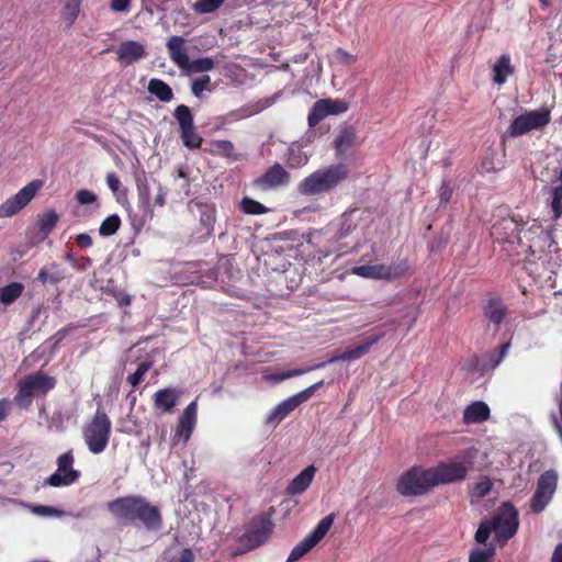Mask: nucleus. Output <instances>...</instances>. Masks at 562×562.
<instances>
[{
    "instance_id": "338daca9",
    "label": "nucleus",
    "mask_w": 562,
    "mask_h": 562,
    "mask_svg": "<svg viewBox=\"0 0 562 562\" xmlns=\"http://www.w3.org/2000/svg\"><path fill=\"white\" fill-rule=\"evenodd\" d=\"M551 418L554 430L558 432L560 439L562 440V402L560 403V416L552 415Z\"/></svg>"
},
{
    "instance_id": "ea45409f",
    "label": "nucleus",
    "mask_w": 562,
    "mask_h": 562,
    "mask_svg": "<svg viewBox=\"0 0 562 562\" xmlns=\"http://www.w3.org/2000/svg\"><path fill=\"white\" fill-rule=\"evenodd\" d=\"M63 2L64 7L61 14L64 20L67 22V26L70 27L79 15L82 0H63Z\"/></svg>"
},
{
    "instance_id": "7c9ffc66",
    "label": "nucleus",
    "mask_w": 562,
    "mask_h": 562,
    "mask_svg": "<svg viewBox=\"0 0 562 562\" xmlns=\"http://www.w3.org/2000/svg\"><path fill=\"white\" fill-rule=\"evenodd\" d=\"M147 89L150 94H154L161 102H170L173 99L172 89L161 79H150Z\"/></svg>"
},
{
    "instance_id": "de8ad7c7",
    "label": "nucleus",
    "mask_w": 562,
    "mask_h": 562,
    "mask_svg": "<svg viewBox=\"0 0 562 562\" xmlns=\"http://www.w3.org/2000/svg\"><path fill=\"white\" fill-rule=\"evenodd\" d=\"M315 544L311 542V540L305 537L301 540L290 552L286 562H296L301 558H303L307 552H310Z\"/></svg>"
},
{
    "instance_id": "13d9d810",
    "label": "nucleus",
    "mask_w": 562,
    "mask_h": 562,
    "mask_svg": "<svg viewBox=\"0 0 562 562\" xmlns=\"http://www.w3.org/2000/svg\"><path fill=\"white\" fill-rule=\"evenodd\" d=\"M32 512L38 516H44V517H49V516L61 517L65 514L64 510H61V509H58L53 506H46V505H36L32 508Z\"/></svg>"
},
{
    "instance_id": "a878e982",
    "label": "nucleus",
    "mask_w": 562,
    "mask_h": 562,
    "mask_svg": "<svg viewBox=\"0 0 562 562\" xmlns=\"http://www.w3.org/2000/svg\"><path fill=\"white\" fill-rule=\"evenodd\" d=\"M180 393L172 387L157 391L154 395V407L161 413H170L177 405Z\"/></svg>"
},
{
    "instance_id": "cd10ccee",
    "label": "nucleus",
    "mask_w": 562,
    "mask_h": 562,
    "mask_svg": "<svg viewBox=\"0 0 562 562\" xmlns=\"http://www.w3.org/2000/svg\"><path fill=\"white\" fill-rule=\"evenodd\" d=\"M200 213V224L206 231V234L211 236L213 234L214 225L216 222V207L213 203L202 202L199 200H192Z\"/></svg>"
},
{
    "instance_id": "864d4df0",
    "label": "nucleus",
    "mask_w": 562,
    "mask_h": 562,
    "mask_svg": "<svg viewBox=\"0 0 562 562\" xmlns=\"http://www.w3.org/2000/svg\"><path fill=\"white\" fill-rule=\"evenodd\" d=\"M225 0H198L193 4L195 12L200 14L212 13L216 11Z\"/></svg>"
},
{
    "instance_id": "3c124183",
    "label": "nucleus",
    "mask_w": 562,
    "mask_h": 562,
    "mask_svg": "<svg viewBox=\"0 0 562 562\" xmlns=\"http://www.w3.org/2000/svg\"><path fill=\"white\" fill-rule=\"evenodd\" d=\"M322 100L325 103L328 116L342 114L349 109V103L342 99L325 98Z\"/></svg>"
},
{
    "instance_id": "603ef678",
    "label": "nucleus",
    "mask_w": 562,
    "mask_h": 562,
    "mask_svg": "<svg viewBox=\"0 0 562 562\" xmlns=\"http://www.w3.org/2000/svg\"><path fill=\"white\" fill-rule=\"evenodd\" d=\"M153 367L151 361H144L140 362L136 369V371L132 374H130L126 379V381L133 386L136 387L140 384L143 381L145 374L150 370Z\"/></svg>"
},
{
    "instance_id": "b1692460",
    "label": "nucleus",
    "mask_w": 562,
    "mask_h": 562,
    "mask_svg": "<svg viewBox=\"0 0 562 562\" xmlns=\"http://www.w3.org/2000/svg\"><path fill=\"white\" fill-rule=\"evenodd\" d=\"M182 36H170L166 43L170 59L181 69H186L189 56Z\"/></svg>"
},
{
    "instance_id": "4c0bfd02",
    "label": "nucleus",
    "mask_w": 562,
    "mask_h": 562,
    "mask_svg": "<svg viewBox=\"0 0 562 562\" xmlns=\"http://www.w3.org/2000/svg\"><path fill=\"white\" fill-rule=\"evenodd\" d=\"M265 265L272 271L285 272L288 266L291 263L286 260L284 255L274 251L265 254Z\"/></svg>"
},
{
    "instance_id": "6e6d98bb",
    "label": "nucleus",
    "mask_w": 562,
    "mask_h": 562,
    "mask_svg": "<svg viewBox=\"0 0 562 562\" xmlns=\"http://www.w3.org/2000/svg\"><path fill=\"white\" fill-rule=\"evenodd\" d=\"M211 78L209 75H203L196 78L191 86V91L195 97H200L201 93L210 89Z\"/></svg>"
},
{
    "instance_id": "5701e85b",
    "label": "nucleus",
    "mask_w": 562,
    "mask_h": 562,
    "mask_svg": "<svg viewBox=\"0 0 562 562\" xmlns=\"http://www.w3.org/2000/svg\"><path fill=\"white\" fill-rule=\"evenodd\" d=\"M358 144L357 131L352 125H344L339 128L334 140L337 157H344L347 151Z\"/></svg>"
},
{
    "instance_id": "f03ea898",
    "label": "nucleus",
    "mask_w": 562,
    "mask_h": 562,
    "mask_svg": "<svg viewBox=\"0 0 562 562\" xmlns=\"http://www.w3.org/2000/svg\"><path fill=\"white\" fill-rule=\"evenodd\" d=\"M106 507L115 519L133 526H143L148 531H158L162 527L160 508L145 497L130 495L108 502Z\"/></svg>"
},
{
    "instance_id": "f704fd0d",
    "label": "nucleus",
    "mask_w": 562,
    "mask_h": 562,
    "mask_svg": "<svg viewBox=\"0 0 562 562\" xmlns=\"http://www.w3.org/2000/svg\"><path fill=\"white\" fill-rule=\"evenodd\" d=\"M512 347V341L508 340L504 344H502L497 349H494L486 356V363L484 364V368L486 369H495L497 368L501 362L505 359V357L508 355V351Z\"/></svg>"
},
{
    "instance_id": "dca6fc26",
    "label": "nucleus",
    "mask_w": 562,
    "mask_h": 562,
    "mask_svg": "<svg viewBox=\"0 0 562 562\" xmlns=\"http://www.w3.org/2000/svg\"><path fill=\"white\" fill-rule=\"evenodd\" d=\"M41 180H34L23 187L16 194L0 204V218L11 217L24 209L42 188Z\"/></svg>"
},
{
    "instance_id": "473e14b6",
    "label": "nucleus",
    "mask_w": 562,
    "mask_h": 562,
    "mask_svg": "<svg viewBox=\"0 0 562 562\" xmlns=\"http://www.w3.org/2000/svg\"><path fill=\"white\" fill-rule=\"evenodd\" d=\"M484 548H473L469 554V562H494L496 548L494 543L484 544Z\"/></svg>"
},
{
    "instance_id": "423d86ee",
    "label": "nucleus",
    "mask_w": 562,
    "mask_h": 562,
    "mask_svg": "<svg viewBox=\"0 0 562 562\" xmlns=\"http://www.w3.org/2000/svg\"><path fill=\"white\" fill-rule=\"evenodd\" d=\"M550 122L551 110L549 108L542 106L537 110H527L512 120L502 139L505 140L506 137L517 138L532 131H541Z\"/></svg>"
},
{
    "instance_id": "c9c22d12",
    "label": "nucleus",
    "mask_w": 562,
    "mask_h": 562,
    "mask_svg": "<svg viewBox=\"0 0 562 562\" xmlns=\"http://www.w3.org/2000/svg\"><path fill=\"white\" fill-rule=\"evenodd\" d=\"M334 522V514L325 516L306 537L315 546L327 535Z\"/></svg>"
},
{
    "instance_id": "aec40b11",
    "label": "nucleus",
    "mask_w": 562,
    "mask_h": 562,
    "mask_svg": "<svg viewBox=\"0 0 562 562\" xmlns=\"http://www.w3.org/2000/svg\"><path fill=\"white\" fill-rule=\"evenodd\" d=\"M383 334H369L362 338V340L356 346L348 348L341 353L335 355L328 360H326V364L334 363L338 361H351L357 360L369 352L371 347L375 345L381 338Z\"/></svg>"
},
{
    "instance_id": "393cba45",
    "label": "nucleus",
    "mask_w": 562,
    "mask_h": 562,
    "mask_svg": "<svg viewBox=\"0 0 562 562\" xmlns=\"http://www.w3.org/2000/svg\"><path fill=\"white\" fill-rule=\"evenodd\" d=\"M316 473L315 465H307L303 471L300 472L288 485L286 493L289 495H300L304 493L313 482Z\"/></svg>"
},
{
    "instance_id": "1a4fd4ad",
    "label": "nucleus",
    "mask_w": 562,
    "mask_h": 562,
    "mask_svg": "<svg viewBox=\"0 0 562 562\" xmlns=\"http://www.w3.org/2000/svg\"><path fill=\"white\" fill-rule=\"evenodd\" d=\"M434 487L429 469L413 467L405 471L396 484L397 492L405 497L419 496Z\"/></svg>"
},
{
    "instance_id": "4be33fe9",
    "label": "nucleus",
    "mask_w": 562,
    "mask_h": 562,
    "mask_svg": "<svg viewBox=\"0 0 562 562\" xmlns=\"http://www.w3.org/2000/svg\"><path fill=\"white\" fill-rule=\"evenodd\" d=\"M196 412L198 405L196 402H191L183 411V413L179 416L177 429L175 434V439H183L187 442L193 431L194 425L196 423Z\"/></svg>"
},
{
    "instance_id": "f3484780",
    "label": "nucleus",
    "mask_w": 562,
    "mask_h": 562,
    "mask_svg": "<svg viewBox=\"0 0 562 562\" xmlns=\"http://www.w3.org/2000/svg\"><path fill=\"white\" fill-rule=\"evenodd\" d=\"M481 310L487 326H492L495 333L501 329L509 315L507 304L496 294L487 295V297L482 301Z\"/></svg>"
},
{
    "instance_id": "4d7b16f0",
    "label": "nucleus",
    "mask_w": 562,
    "mask_h": 562,
    "mask_svg": "<svg viewBox=\"0 0 562 562\" xmlns=\"http://www.w3.org/2000/svg\"><path fill=\"white\" fill-rule=\"evenodd\" d=\"M453 191L454 189L451 182L449 180H443L438 191L439 204L443 205L449 203Z\"/></svg>"
},
{
    "instance_id": "58836bf2",
    "label": "nucleus",
    "mask_w": 562,
    "mask_h": 562,
    "mask_svg": "<svg viewBox=\"0 0 562 562\" xmlns=\"http://www.w3.org/2000/svg\"><path fill=\"white\" fill-rule=\"evenodd\" d=\"M102 291L115 299L121 307L131 304V296L116 286L113 280H108L106 284L102 288Z\"/></svg>"
},
{
    "instance_id": "c85d7f7f",
    "label": "nucleus",
    "mask_w": 562,
    "mask_h": 562,
    "mask_svg": "<svg viewBox=\"0 0 562 562\" xmlns=\"http://www.w3.org/2000/svg\"><path fill=\"white\" fill-rule=\"evenodd\" d=\"M490 418V407L482 401L473 402L463 412V420L467 424L483 423Z\"/></svg>"
},
{
    "instance_id": "e2e57ef3",
    "label": "nucleus",
    "mask_w": 562,
    "mask_h": 562,
    "mask_svg": "<svg viewBox=\"0 0 562 562\" xmlns=\"http://www.w3.org/2000/svg\"><path fill=\"white\" fill-rule=\"evenodd\" d=\"M106 184L113 193H116L120 190L121 180L116 173L110 172L106 175Z\"/></svg>"
},
{
    "instance_id": "6e6552de",
    "label": "nucleus",
    "mask_w": 562,
    "mask_h": 562,
    "mask_svg": "<svg viewBox=\"0 0 562 562\" xmlns=\"http://www.w3.org/2000/svg\"><path fill=\"white\" fill-rule=\"evenodd\" d=\"M355 228L356 226H353L352 223L345 220L341 223L340 228L335 232H331L329 227L323 229L318 237L322 241H328L329 245L319 248V255L327 257L335 254L337 257H340L350 252L357 244L355 243L351 245L349 241H347V239Z\"/></svg>"
},
{
    "instance_id": "a211bd4d",
    "label": "nucleus",
    "mask_w": 562,
    "mask_h": 562,
    "mask_svg": "<svg viewBox=\"0 0 562 562\" xmlns=\"http://www.w3.org/2000/svg\"><path fill=\"white\" fill-rule=\"evenodd\" d=\"M290 181L291 175L282 165L276 162L269 167L260 177L256 178L252 181V186L262 191H269L272 189L285 187L290 183Z\"/></svg>"
},
{
    "instance_id": "774afa93",
    "label": "nucleus",
    "mask_w": 562,
    "mask_h": 562,
    "mask_svg": "<svg viewBox=\"0 0 562 562\" xmlns=\"http://www.w3.org/2000/svg\"><path fill=\"white\" fill-rule=\"evenodd\" d=\"M551 562H562V542L555 546L551 557Z\"/></svg>"
},
{
    "instance_id": "49530a36",
    "label": "nucleus",
    "mask_w": 562,
    "mask_h": 562,
    "mask_svg": "<svg viewBox=\"0 0 562 562\" xmlns=\"http://www.w3.org/2000/svg\"><path fill=\"white\" fill-rule=\"evenodd\" d=\"M550 199L553 218L559 220L562 216V186H554L550 189Z\"/></svg>"
},
{
    "instance_id": "37998d69",
    "label": "nucleus",
    "mask_w": 562,
    "mask_h": 562,
    "mask_svg": "<svg viewBox=\"0 0 562 562\" xmlns=\"http://www.w3.org/2000/svg\"><path fill=\"white\" fill-rule=\"evenodd\" d=\"M64 279L63 272L57 265L53 263L50 268H42L37 274V280L45 283L56 284Z\"/></svg>"
},
{
    "instance_id": "2f4dec72",
    "label": "nucleus",
    "mask_w": 562,
    "mask_h": 562,
    "mask_svg": "<svg viewBox=\"0 0 562 562\" xmlns=\"http://www.w3.org/2000/svg\"><path fill=\"white\" fill-rule=\"evenodd\" d=\"M59 220L58 214L54 210H49L37 216V228L44 236L49 235L55 228Z\"/></svg>"
},
{
    "instance_id": "0e129e2a",
    "label": "nucleus",
    "mask_w": 562,
    "mask_h": 562,
    "mask_svg": "<svg viewBox=\"0 0 562 562\" xmlns=\"http://www.w3.org/2000/svg\"><path fill=\"white\" fill-rule=\"evenodd\" d=\"M194 554L191 549H183L178 557H173L170 562H193Z\"/></svg>"
},
{
    "instance_id": "a18cd8bd",
    "label": "nucleus",
    "mask_w": 562,
    "mask_h": 562,
    "mask_svg": "<svg viewBox=\"0 0 562 562\" xmlns=\"http://www.w3.org/2000/svg\"><path fill=\"white\" fill-rule=\"evenodd\" d=\"M493 483L488 476H482L480 481L475 482L471 488L470 494L476 499L485 497L492 491Z\"/></svg>"
},
{
    "instance_id": "72a5a7b5",
    "label": "nucleus",
    "mask_w": 562,
    "mask_h": 562,
    "mask_svg": "<svg viewBox=\"0 0 562 562\" xmlns=\"http://www.w3.org/2000/svg\"><path fill=\"white\" fill-rule=\"evenodd\" d=\"M24 285L20 282H11L0 288V303L9 305L16 301L23 293Z\"/></svg>"
},
{
    "instance_id": "79ce46f5",
    "label": "nucleus",
    "mask_w": 562,
    "mask_h": 562,
    "mask_svg": "<svg viewBox=\"0 0 562 562\" xmlns=\"http://www.w3.org/2000/svg\"><path fill=\"white\" fill-rule=\"evenodd\" d=\"M327 116L325 103L322 99L317 100L308 112L307 124L310 127H315Z\"/></svg>"
},
{
    "instance_id": "052dcab7",
    "label": "nucleus",
    "mask_w": 562,
    "mask_h": 562,
    "mask_svg": "<svg viewBox=\"0 0 562 562\" xmlns=\"http://www.w3.org/2000/svg\"><path fill=\"white\" fill-rule=\"evenodd\" d=\"M335 57L344 65H350L356 61V57L341 47L335 49Z\"/></svg>"
},
{
    "instance_id": "bf43d9fd",
    "label": "nucleus",
    "mask_w": 562,
    "mask_h": 562,
    "mask_svg": "<svg viewBox=\"0 0 562 562\" xmlns=\"http://www.w3.org/2000/svg\"><path fill=\"white\" fill-rule=\"evenodd\" d=\"M76 200L78 201L79 204L87 205V204L94 203L97 201V195L92 191L81 189V190L77 191Z\"/></svg>"
},
{
    "instance_id": "f257e3e1",
    "label": "nucleus",
    "mask_w": 562,
    "mask_h": 562,
    "mask_svg": "<svg viewBox=\"0 0 562 562\" xmlns=\"http://www.w3.org/2000/svg\"><path fill=\"white\" fill-rule=\"evenodd\" d=\"M491 236L497 243H517L521 250L527 255L530 266H537L543 257L542 244L546 243V236L541 226L532 225L528 229L517 223L513 217H505L493 224Z\"/></svg>"
},
{
    "instance_id": "bb28decb",
    "label": "nucleus",
    "mask_w": 562,
    "mask_h": 562,
    "mask_svg": "<svg viewBox=\"0 0 562 562\" xmlns=\"http://www.w3.org/2000/svg\"><path fill=\"white\" fill-rule=\"evenodd\" d=\"M493 82L497 86H503L508 77L514 75L515 67L512 65V58L508 54H503L498 57L492 67Z\"/></svg>"
},
{
    "instance_id": "680f3d73",
    "label": "nucleus",
    "mask_w": 562,
    "mask_h": 562,
    "mask_svg": "<svg viewBox=\"0 0 562 562\" xmlns=\"http://www.w3.org/2000/svg\"><path fill=\"white\" fill-rule=\"evenodd\" d=\"M132 0H112L110 9L114 12H128L131 9Z\"/></svg>"
},
{
    "instance_id": "6ab92c4d",
    "label": "nucleus",
    "mask_w": 562,
    "mask_h": 562,
    "mask_svg": "<svg viewBox=\"0 0 562 562\" xmlns=\"http://www.w3.org/2000/svg\"><path fill=\"white\" fill-rule=\"evenodd\" d=\"M137 193L139 203L144 207L162 206L165 204V193L160 183L156 180L150 183L146 177L137 178Z\"/></svg>"
},
{
    "instance_id": "39448f33",
    "label": "nucleus",
    "mask_w": 562,
    "mask_h": 562,
    "mask_svg": "<svg viewBox=\"0 0 562 562\" xmlns=\"http://www.w3.org/2000/svg\"><path fill=\"white\" fill-rule=\"evenodd\" d=\"M111 432L112 422L106 412L99 406L82 428V437L88 450L93 454L103 452L109 445Z\"/></svg>"
},
{
    "instance_id": "0eeeda50",
    "label": "nucleus",
    "mask_w": 562,
    "mask_h": 562,
    "mask_svg": "<svg viewBox=\"0 0 562 562\" xmlns=\"http://www.w3.org/2000/svg\"><path fill=\"white\" fill-rule=\"evenodd\" d=\"M56 385V379L38 371L30 374L18 382V392L14 402L20 406L27 408L35 394L45 395Z\"/></svg>"
},
{
    "instance_id": "412c9836",
    "label": "nucleus",
    "mask_w": 562,
    "mask_h": 562,
    "mask_svg": "<svg viewBox=\"0 0 562 562\" xmlns=\"http://www.w3.org/2000/svg\"><path fill=\"white\" fill-rule=\"evenodd\" d=\"M147 55L145 46L137 41H124L116 49V59L123 66H130Z\"/></svg>"
},
{
    "instance_id": "7ed1b4c3",
    "label": "nucleus",
    "mask_w": 562,
    "mask_h": 562,
    "mask_svg": "<svg viewBox=\"0 0 562 562\" xmlns=\"http://www.w3.org/2000/svg\"><path fill=\"white\" fill-rule=\"evenodd\" d=\"M519 528V517L517 508L510 502H503L491 519H483L474 535V540L479 544H485L491 533L494 531L496 540L505 544L512 539Z\"/></svg>"
},
{
    "instance_id": "4468645a",
    "label": "nucleus",
    "mask_w": 562,
    "mask_h": 562,
    "mask_svg": "<svg viewBox=\"0 0 562 562\" xmlns=\"http://www.w3.org/2000/svg\"><path fill=\"white\" fill-rule=\"evenodd\" d=\"M173 115L179 124L180 138L183 146L189 149L201 148L203 138L196 132L190 108L186 104H180L176 108Z\"/></svg>"
},
{
    "instance_id": "8fccbe9b",
    "label": "nucleus",
    "mask_w": 562,
    "mask_h": 562,
    "mask_svg": "<svg viewBox=\"0 0 562 562\" xmlns=\"http://www.w3.org/2000/svg\"><path fill=\"white\" fill-rule=\"evenodd\" d=\"M121 218L116 214H112L108 216L103 222L101 223L99 227V233L101 236H111L114 235L120 226H121Z\"/></svg>"
},
{
    "instance_id": "5fc2aeb1",
    "label": "nucleus",
    "mask_w": 562,
    "mask_h": 562,
    "mask_svg": "<svg viewBox=\"0 0 562 562\" xmlns=\"http://www.w3.org/2000/svg\"><path fill=\"white\" fill-rule=\"evenodd\" d=\"M325 366H326V362H319V363H316V364H313V366H308L306 368H299V369L288 370V371H284V372L279 374V380L282 381V380H286V379H290V378H293V376H299V375L305 374L307 372H311L313 370L322 369Z\"/></svg>"
},
{
    "instance_id": "2eb2a0df",
    "label": "nucleus",
    "mask_w": 562,
    "mask_h": 562,
    "mask_svg": "<svg viewBox=\"0 0 562 562\" xmlns=\"http://www.w3.org/2000/svg\"><path fill=\"white\" fill-rule=\"evenodd\" d=\"M274 512V507H270L268 512L262 513L250 520L245 533V539L252 548L263 544L270 538L274 528V524L272 521Z\"/></svg>"
},
{
    "instance_id": "9d476101",
    "label": "nucleus",
    "mask_w": 562,
    "mask_h": 562,
    "mask_svg": "<svg viewBox=\"0 0 562 562\" xmlns=\"http://www.w3.org/2000/svg\"><path fill=\"white\" fill-rule=\"evenodd\" d=\"M324 385V381L321 380L303 391L290 396L278 404L266 417V426L276 427L279 425L289 414H291L302 403L306 402L316 391Z\"/></svg>"
},
{
    "instance_id": "ddd939ff",
    "label": "nucleus",
    "mask_w": 562,
    "mask_h": 562,
    "mask_svg": "<svg viewBox=\"0 0 562 562\" xmlns=\"http://www.w3.org/2000/svg\"><path fill=\"white\" fill-rule=\"evenodd\" d=\"M431 483L435 486L462 482L467 479L469 467L463 461L450 460L429 468Z\"/></svg>"
},
{
    "instance_id": "20e7f679",
    "label": "nucleus",
    "mask_w": 562,
    "mask_h": 562,
    "mask_svg": "<svg viewBox=\"0 0 562 562\" xmlns=\"http://www.w3.org/2000/svg\"><path fill=\"white\" fill-rule=\"evenodd\" d=\"M349 172V167L342 162L317 169L297 183V193L303 196L330 193L348 179Z\"/></svg>"
},
{
    "instance_id": "69168bd1",
    "label": "nucleus",
    "mask_w": 562,
    "mask_h": 562,
    "mask_svg": "<svg viewBox=\"0 0 562 562\" xmlns=\"http://www.w3.org/2000/svg\"><path fill=\"white\" fill-rule=\"evenodd\" d=\"M76 244L80 248H89L92 246L93 240L89 234L81 233L76 236Z\"/></svg>"
},
{
    "instance_id": "a19ab883",
    "label": "nucleus",
    "mask_w": 562,
    "mask_h": 562,
    "mask_svg": "<svg viewBox=\"0 0 562 562\" xmlns=\"http://www.w3.org/2000/svg\"><path fill=\"white\" fill-rule=\"evenodd\" d=\"M409 263L407 259L398 260L392 265H386V281L401 279L408 274Z\"/></svg>"
},
{
    "instance_id": "c756f323",
    "label": "nucleus",
    "mask_w": 562,
    "mask_h": 562,
    "mask_svg": "<svg viewBox=\"0 0 562 562\" xmlns=\"http://www.w3.org/2000/svg\"><path fill=\"white\" fill-rule=\"evenodd\" d=\"M352 272L368 279L386 280V265L384 263L357 266Z\"/></svg>"
},
{
    "instance_id": "e433bc0d",
    "label": "nucleus",
    "mask_w": 562,
    "mask_h": 562,
    "mask_svg": "<svg viewBox=\"0 0 562 562\" xmlns=\"http://www.w3.org/2000/svg\"><path fill=\"white\" fill-rule=\"evenodd\" d=\"M215 67V60L211 57H201L193 60H188V65L183 71L188 74H198L211 71Z\"/></svg>"
},
{
    "instance_id": "f8f14e48",
    "label": "nucleus",
    "mask_w": 562,
    "mask_h": 562,
    "mask_svg": "<svg viewBox=\"0 0 562 562\" xmlns=\"http://www.w3.org/2000/svg\"><path fill=\"white\" fill-rule=\"evenodd\" d=\"M57 470L45 480V484L53 487L69 486L80 479V471L74 468L75 456L72 449L61 453L57 460Z\"/></svg>"
},
{
    "instance_id": "9b49d317",
    "label": "nucleus",
    "mask_w": 562,
    "mask_h": 562,
    "mask_svg": "<svg viewBox=\"0 0 562 562\" xmlns=\"http://www.w3.org/2000/svg\"><path fill=\"white\" fill-rule=\"evenodd\" d=\"M559 474L557 470L544 471L537 481L536 491L530 499V510L540 514L549 505L558 487Z\"/></svg>"
},
{
    "instance_id": "09e8293b",
    "label": "nucleus",
    "mask_w": 562,
    "mask_h": 562,
    "mask_svg": "<svg viewBox=\"0 0 562 562\" xmlns=\"http://www.w3.org/2000/svg\"><path fill=\"white\" fill-rule=\"evenodd\" d=\"M240 210L245 214L250 215H261L268 212V209L262 203L248 196L243 198L240 201Z\"/></svg>"
},
{
    "instance_id": "c03bdc74",
    "label": "nucleus",
    "mask_w": 562,
    "mask_h": 562,
    "mask_svg": "<svg viewBox=\"0 0 562 562\" xmlns=\"http://www.w3.org/2000/svg\"><path fill=\"white\" fill-rule=\"evenodd\" d=\"M211 148L207 150L211 155H221L224 157H232L235 146L227 139H215L211 142Z\"/></svg>"
}]
</instances>
